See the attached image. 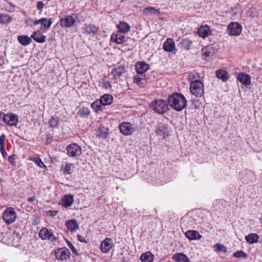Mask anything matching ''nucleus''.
<instances>
[{"label":"nucleus","mask_w":262,"mask_h":262,"mask_svg":"<svg viewBox=\"0 0 262 262\" xmlns=\"http://www.w3.org/2000/svg\"><path fill=\"white\" fill-rule=\"evenodd\" d=\"M167 101L169 105L178 112L182 111L187 104L185 96L178 93H173L169 96Z\"/></svg>","instance_id":"nucleus-1"},{"label":"nucleus","mask_w":262,"mask_h":262,"mask_svg":"<svg viewBox=\"0 0 262 262\" xmlns=\"http://www.w3.org/2000/svg\"><path fill=\"white\" fill-rule=\"evenodd\" d=\"M168 101L159 99L153 101L150 104V108L159 114H163L168 110Z\"/></svg>","instance_id":"nucleus-2"},{"label":"nucleus","mask_w":262,"mask_h":262,"mask_svg":"<svg viewBox=\"0 0 262 262\" xmlns=\"http://www.w3.org/2000/svg\"><path fill=\"white\" fill-rule=\"evenodd\" d=\"M238 177L242 183L249 184L254 183L255 180V176L251 170H244L239 172Z\"/></svg>","instance_id":"nucleus-3"},{"label":"nucleus","mask_w":262,"mask_h":262,"mask_svg":"<svg viewBox=\"0 0 262 262\" xmlns=\"http://www.w3.org/2000/svg\"><path fill=\"white\" fill-rule=\"evenodd\" d=\"M190 91L196 97H200L204 93L203 83L199 80H194L190 83Z\"/></svg>","instance_id":"nucleus-4"},{"label":"nucleus","mask_w":262,"mask_h":262,"mask_svg":"<svg viewBox=\"0 0 262 262\" xmlns=\"http://www.w3.org/2000/svg\"><path fill=\"white\" fill-rule=\"evenodd\" d=\"M3 218L7 224L13 223L16 218V213L15 209L12 207L7 208L3 213Z\"/></svg>","instance_id":"nucleus-5"},{"label":"nucleus","mask_w":262,"mask_h":262,"mask_svg":"<svg viewBox=\"0 0 262 262\" xmlns=\"http://www.w3.org/2000/svg\"><path fill=\"white\" fill-rule=\"evenodd\" d=\"M67 154L71 157H77L82 154L80 146L76 143H72L67 147Z\"/></svg>","instance_id":"nucleus-6"},{"label":"nucleus","mask_w":262,"mask_h":262,"mask_svg":"<svg viewBox=\"0 0 262 262\" xmlns=\"http://www.w3.org/2000/svg\"><path fill=\"white\" fill-rule=\"evenodd\" d=\"M119 129L120 132L125 136L131 135L136 130V128L131 123L123 122L120 124Z\"/></svg>","instance_id":"nucleus-7"},{"label":"nucleus","mask_w":262,"mask_h":262,"mask_svg":"<svg viewBox=\"0 0 262 262\" xmlns=\"http://www.w3.org/2000/svg\"><path fill=\"white\" fill-rule=\"evenodd\" d=\"M242 27L241 24L236 22H232L227 27V32L229 35L238 36L242 32Z\"/></svg>","instance_id":"nucleus-8"},{"label":"nucleus","mask_w":262,"mask_h":262,"mask_svg":"<svg viewBox=\"0 0 262 262\" xmlns=\"http://www.w3.org/2000/svg\"><path fill=\"white\" fill-rule=\"evenodd\" d=\"M39 236L43 240L48 239L52 242H55L57 238L53 234L51 230H49L47 228H42L39 232Z\"/></svg>","instance_id":"nucleus-9"},{"label":"nucleus","mask_w":262,"mask_h":262,"mask_svg":"<svg viewBox=\"0 0 262 262\" xmlns=\"http://www.w3.org/2000/svg\"><path fill=\"white\" fill-rule=\"evenodd\" d=\"M125 67L122 64H116L112 68L111 75L113 76L115 80L120 79V78L125 72Z\"/></svg>","instance_id":"nucleus-10"},{"label":"nucleus","mask_w":262,"mask_h":262,"mask_svg":"<svg viewBox=\"0 0 262 262\" xmlns=\"http://www.w3.org/2000/svg\"><path fill=\"white\" fill-rule=\"evenodd\" d=\"M3 121L8 126H16L17 124L18 116L13 113L4 115L3 118Z\"/></svg>","instance_id":"nucleus-11"},{"label":"nucleus","mask_w":262,"mask_h":262,"mask_svg":"<svg viewBox=\"0 0 262 262\" xmlns=\"http://www.w3.org/2000/svg\"><path fill=\"white\" fill-rule=\"evenodd\" d=\"M71 252L69 250L64 247L59 248L55 251V256L56 259L61 260H67L70 258Z\"/></svg>","instance_id":"nucleus-12"},{"label":"nucleus","mask_w":262,"mask_h":262,"mask_svg":"<svg viewBox=\"0 0 262 262\" xmlns=\"http://www.w3.org/2000/svg\"><path fill=\"white\" fill-rule=\"evenodd\" d=\"M76 23V18L72 15H68L60 21V25L62 28H70L74 26Z\"/></svg>","instance_id":"nucleus-13"},{"label":"nucleus","mask_w":262,"mask_h":262,"mask_svg":"<svg viewBox=\"0 0 262 262\" xmlns=\"http://www.w3.org/2000/svg\"><path fill=\"white\" fill-rule=\"evenodd\" d=\"M169 132L168 125L162 122L158 123L156 129V133L158 136H163L165 138L168 136Z\"/></svg>","instance_id":"nucleus-14"},{"label":"nucleus","mask_w":262,"mask_h":262,"mask_svg":"<svg viewBox=\"0 0 262 262\" xmlns=\"http://www.w3.org/2000/svg\"><path fill=\"white\" fill-rule=\"evenodd\" d=\"M163 50L168 52H174L176 53V48L175 43L172 38H168L166 41L164 42L163 45Z\"/></svg>","instance_id":"nucleus-15"},{"label":"nucleus","mask_w":262,"mask_h":262,"mask_svg":"<svg viewBox=\"0 0 262 262\" xmlns=\"http://www.w3.org/2000/svg\"><path fill=\"white\" fill-rule=\"evenodd\" d=\"M83 29L86 35H91L94 36L96 35L99 31V27L94 24H85Z\"/></svg>","instance_id":"nucleus-16"},{"label":"nucleus","mask_w":262,"mask_h":262,"mask_svg":"<svg viewBox=\"0 0 262 262\" xmlns=\"http://www.w3.org/2000/svg\"><path fill=\"white\" fill-rule=\"evenodd\" d=\"M149 65L144 61L138 62L135 65V69L138 74H143L149 69Z\"/></svg>","instance_id":"nucleus-17"},{"label":"nucleus","mask_w":262,"mask_h":262,"mask_svg":"<svg viewBox=\"0 0 262 262\" xmlns=\"http://www.w3.org/2000/svg\"><path fill=\"white\" fill-rule=\"evenodd\" d=\"M112 239L111 238H106L103 240L100 245V249L103 253H107L113 246Z\"/></svg>","instance_id":"nucleus-18"},{"label":"nucleus","mask_w":262,"mask_h":262,"mask_svg":"<svg viewBox=\"0 0 262 262\" xmlns=\"http://www.w3.org/2000/svg\"><path fill=\"white\" fill-rule=\"evenodd\" d=\"M237 80L243 85L248 86L251 84L250 76L245 73H241L238 74Z\"/></svg>","instance_id":"nucleus-19"},{"label":"nucleus","mask_w":262,"mask_h":262,"mask_svg":"<svg viewBox=\"0 0 262 262\" xmlns=\"http://www.w3.org/2000/svg\"><path fill=\"white\" fill-rule=\"evenodd\" d=\"M111 40L117 44H122L126 41L124 35L118 31L116 34H113L111 35Z\"/></svg>","instance_id":"nucleus-20"},{"label":"nucleus","mask_w":262,"mask_h":262,"mask_svg":"<svg viewBox=\"0 0 262 262\" xmlns=\"http://www.w3.org/2000/svg\"><path fill=\"white\" fill-rule=\"evenodd\" d=\"M118 29V32L124 34L128 33L130 30V27L129 25L125 22L120 21L119 24L117 25Z\"/></svg>","instance_id":"nucleus-21"},{"label":"nucleus","mask_w":262,"mask_h":262,"mask_svg":"<svg viewBox=\"0 0 262 262\" xmlns=\"http://www.w3.org/2000/svg\"><path fill=\"white\" fill-rule=\"evenodd\" d=\"M96 136L100 138L105 139L108 135V128L105 127L101 124L99 126L98 129L96 130Z\"/></svg>","instance_id":"nucleus-22"},{"label":"nucleus","mask_w":262,"mask_h":262,"mask_svg":"<svg viewBox=\"0 0 262 262\" xmlns=\"http://www.w3.org/2000/svg\"><path fill=\"white\" fill-rule=\"evenodd\" d=\"M186 237L190 241L198 240L201 238L202 235L196 230H188L185 233Z\"/></svg>","instance_id":"nucleus-23"},{"label":"nucleus","mask_w":262,"mask_h":262,"mask_svg":"<svg viewBox=\"0 0 262 262\" xmlns=\"http://www.w3.org/2000/svg\"><path fill=\"white\" fill-rule=\"evenodd\" d=\"M31 39L38 43H43L46 41V36L42 35L40 31L38 30L34 32L31 36Z\"/></svg>","instance_id":"nucleus-24"},{"label":"nucleus","mask_w":262,"mask_h":262,"mask_svg":"<svg viewBox=\"0 0 262 262\" xmlns=\"http://www.w3.org/2000/svg\"><path fill=\"white\" fill-rule=\"evenodd\" d=\"M172 259L176 262H190L189 258L182 252L174 254Z\"/></svg>","instance_id":"nucleus-25"},{"label":"nucleus","mask_w":262,"mask_h":262,"mask_svg":"<svg viewBox=\"0 0 262 262\" xmlns=\"http://www.w3.org/2000/svg\"><path fill=\"white\" fill-rule=\"evenodd\" d=\"M103 106L108 105L113 102V97L109 94H106L102 95L99 99Z\"/></svg>","instance_id":"nucleus-26"},{"label":"nucleus","mask_w":262,"mask_h":262,"mask_svg":"<svg viewBox=\"0 0 262 262\" xmlns=\"http://www.w3.org/2000/svg\"><path fill=\"white\" fill-rule=\"evenodd\" d=\"M198 35L205 38L211 34L210 28L208 26H202L198 30Z\"/></svg>","instance_id":"nucleus-27"},{"label":"nucleus","mask_w":262,"mask_h":262,"mask_svg":"<svg viewBox=\"0 0 262 262\" xmlns=\"http://www.w3.org/2000/svg\"><path fill=\"white\" fill-rule=\"evenodd\" d=\"M75 168V165L73 163H69L68 162H65V165L62 164L61 166V170L65 174H71Z\"/></svg>","instance_id":"nucleus-28"},{"label":"nucleus","mask_w":262,"mask_h":262,"mask_svg":"<svg viewBox=\"0 0 262 262\" xmlns=\"http://www.w3.org/2000/svg\"><path fill=\"white\" fill-rule=\"evenodd\" d=\"M202 55L205 57L206 60H208V58L213 56L214 54V50L212 47L207 46L202 49Z\"/></svg>","instance_id":"nucleus-29"},{"label":"nucleus","mask_w":262,"mask_h":262,"mask_svg":"<svg viewBox=\"0 0 262 262\" xmlns=\"http://www.w3.org/2000/svg\"><path fill=\"white\" fill-rule=\"evenodd\" d=\"M216 75L217 78L222 80L224 82H226L230 78L228 73L224 70L220 69L216 71Z\"/></svg>","instance_id":"nucleus-30"},{"label":"nucleus","mask_w":262,"mask_h":262,"mask_svg":"<svg viewBox=\"0 0 262 262\" xmlns=\"http://www.w3.org/2000/svg\"><path fill=\"white\" fill-rule=\"evenodd\" d=\"M192 42L188 38H182L179 43V47L183 50H189L192 46Z\"/></svg>","instance_id":"nucleus-31"},{"label":"nucleus","mask_w":262,"mask_h":262,"mask_svg":"<svg viewBox=\"0 0 262 262\" xmlns=\"http://www.w3.org/2000/svg\"><path fill=\"white\" fill-rule=\"evenodd\" d=\"M134 78V82L137 83L140 86H143L146 84V77L145 75L140 74Z\"/></svg>","instance_id":"nucleus-32"},{"label":"nucleus","mask_w":262,"mask_h":262,"mask_svg":"<svg viewBox=\"0 0 262 262\" xmlns=\"http://www.w3.org/2000/svg\"><path fill=\"white\" fill-rule=\"evenodd\" d=\"M53 21L51 18L48 19L47 18L42 17L41 18V23H40V30H46L50 28L51 25L52 24Z\"/></svg>","instance_id":"nucleus-33"},{"label":"nucleus","mask_w":262,"mask_h":262,"mask_svg":"<svg viewBox=\"0 0 262 262\" xmlns=\"http://www.w3.org/2000/svg\"><path fill=\"white\" fill-rule=\"evenodd\" d=\"M259 237L256 233H250L245 236L246 242L250 244L257 243Z\"/></svg>","instance_id":"nucleus-34"},{"label":"nucleus","mask_w":262,"mask_h":262,"mask_svg":"<svg viewBox=\"0 0 262 262\" xmlns=\"http://www.w3.org/2000/svg\"><path fill=\"white\" fill-rule=\"evenodd\" d=\"M66 225L68 230L71 232L75 231L76 229H78L79 227V225L76 220L68 221L66 223Z\"/></svg>","instance_id":"nucleus-35"},{"label":"nucleus","mask_w":262,"mask_h":262,"mask_svg":"<svg viewBox=\"0 0 262 262\" xmlns=\"http://www.w3.org/2000/svg\"><path fill=\"white\" fill-rule=\"evenodd\" d=\"M17 40L19 42L24 46H27L30 45L32 40L31 37L27 35H20L17 37Z\"/></svg>","instance_id":"nucleus-36"},{"label":"nucleus","mask_w":262,"mask_h":262,"mask_svg":"<svg viewBox=\"0 0 262 262\" xmlns=\"http://www.w3.org/2000/svg\"><path fill=\"white\" fill-rule=\"evenodd\" d=\"M154 255L150 252L147 251L141 254L140 259L142 262H152Z\"/></svg>","instance_id":"nucleus-37"},{"label":"nucleus","mask_w":262,"mask_h":262,"mask_svg":"<svg viewBox=\"0 0 262 262\" xmlns=\"http://www.w3.org/2000/svg\"><path fill=\"white\" fill-rule=\"evenodd\" d=\"M48 124L52 128H58L60 126L59 118L57 116L52 117V118L49 120Z\"/></svg>","instance_id":"nucleus-38"},{"label":"nucleus","mask_w":262,"mask_h":262,"mask_svg":"<svg viewBox=\"0 0 262 262\" xmlns=\"http://www.w3.org/2000/svg\"><path fill=\"white\" fill-rule=\"evenodd\" d=\"M143 13L144 15H148L149 14H155L158 13L160 15L161 13L159 10L156 9L154 7H147L143 10Z\"/></svg>","instance_id":"nucleus-39"},{"label":"nucleus","mask_w":262,"mask_h":262,"mask_svg":"<svg viewBox=\"0 0 262 262\" xmlns=\"http://www.w3.org/2000/svg\"><path fill=\"white\" fill-rule=\"evenodd\" d=\"M102 104L99 99H96L91 104L92 108L97 113L102 111Z\"/></svg>","instance_id":"nucleus-40"},{"label":"nucleus","mask_w":262,"mask_h":262,"mask_svg":"<svg viewBox=\"0 0 262 262\" xmlns=\"http://www.w3.org/2000/svg\"><path fill=\"white\" fill-rule=\"evenodd\" d=\"M73 202V198H62L61 200V204L66 208L70 207Z\"/></svg>","instance_id":"nucleus-41"},{"label":"nucleus","mask_w":262,"mask_h":262,"mask_svg":"<svg viewBox=\"0 0 262 262\" xmlns=\"http://www.w3.org/2000/svg\"><path fill=\"white\" fill-rule=\"evenodd\" d=\"M247 195H258V189L257 187L255 186H250L247 188Z\"/></svg>","instance_id":"nucleus-42"},{"label":"nucleus","mask_w":262,"mask_h":262,"mask_svg":"<svg viewBox=\"0 0 262 262\" xmlns=\"http://www.w3.org/2000/svg\"><path fill=\"white\" fill-rule=\"evenodd\" d=\"M78 114L80 116L83 118H86L90 115V111L88 107L82 106L80 108Z\"/></svg>","instance_id":"nucleus-43"},{"label":"nucleus","mask_w":262,"mask_h":262,"mask_svg":"<svg viewBox=\"0 0 262 262\" xmlns=\"http://www.w3.org/2000/svg\"><path fill=\"white\" fill-rule=\"evenodd\" d=\"M12 17L7 14H0V24H7L10 23Z\"/></svg>","instance_id":"nucleus-44"},{"label":"nucleus","mask_w":262,"mask_h":262,"mask_svg":"<svg viewBox=\"0 0 262 262\" xmlns=\"http://www.w3.org/2000/svg\"><path fill=\"white\" fill-rule=\"evenodd\" d=\"M214 248L215 251L217 252H223L224 253L227 252L226 247L222 244H216L214 246Z\"/></svg>","instance_id":"nucleus-45"},{"label":"nucleus","mask_w":262,"mask_h":262,"mask_svg":"<svg viewBox=\"0 0 262 262\" xmlns=\"http://www.w3.org/2000/svg\"><path fill=\"white\" fill-rule=\"evenodd\" d=\"M5 8L8 11L12 12L15 11L16 6L13 3L9 1H7V4H6Z\"/></svg>","instance_id":"nucleus-46"},{"label":"nucleus","mask_w":262,"mask_h":262,"mask_svg":"<svg viewBox=\"0 0 262 262\" xmlns=\"http://www.w3.org/2000/svg\"><path fill=\"white\" fill-rule=\"evenodd\" d=\"M233 256L236 258L243 257L246 258L247 257V254L243 250H239L235 252L233 254Z\"/></svg>","instance_id":"nucleus-47"},{"label":"nucleus","mask_w":262,"mask_h":262,"mask_svg":"<svg viewBox=\"0 0 262 262\" xmlns=\"http://www.w3.org/2000/svg\"><path fill=\"white\" fill-rule=\"evenodd\" d=\"M66 243L68 245V246L69 247V248L71 249L72 252L78 255V253L77 252V250L75 248V247L73 246V245L72 244L71 242H70L68 239H66Z\"/></svg>","instance_id":"nucleus-48"},{"label":"nucleus","mask_w":262,"mask_h":262,"mask_svg":"<svg viewBox=\"0 0 262 262\" xmlns=\"http://www.w3.org/2000/svg\"><path fill=\"white\" fill-rule=\"evenodd\" d=\"M34 162L39 167L42 168L43 167H46L43 162L42 161L41 159L39 158L35 159Z\"/></svg>","instance_id":"nucleus-49"},{"label":"nucleus","mask_w":262,"mask_h":262,"mask_svg":"<svg viewBox=\"0 0 262 262\" xmlns=\"http://www.w3.org/2000/svg\"><path fill=\"white\" fill-rule=\"evenodd\" d=\"M6 136L4 134L0 136V146L1 147L5 146V140Z\"/></svg>","instance_id":"nucleus-50"},{"label":"nucleus","mask_w":262,"mask_h":262,"mask_svg":"<svg viewBox=\"0 0 262 262\" xmlns=\"http://www.w3.org/2000/svg\"><path fill=\"white\" fill-rule=\"evenodd\" d=\"M37 8L40 11H41L42 10V9L43 8V4L42 2H41V1L38 2L37 4Z\"/></svg>","instance_id":"nucleus-51"},{"label":"nucleus","mask_w":262,"mask_h":262,"mask_svg":"<svg viewBox=\"0 0 262 262\" xmlns=\"http://www.w3.org/2000/svg\"><path fill=\"white\" fill-rule=\"evenodd\" d=\"M0 151H1V153H2V155L3 157L4 158H6V157L7 156V152H6V151L5 150V146L1 147Z\"/></svg>","instance_id":"nucleus-52"},{"label":"nucleus","mask_w":262,"mask_h":262,"mask_svg":"<svg viewBox=\"0 0 262 262\" xmlns=\"http://www.w3.org/2000/svg\"><path fill=\"white\" fill-rule=\"evenodd\" d=\"M15 156L14 155H12L9 157L8 160L12 164H15Z\"/></svg>","instance_id":"nucleus-53"},{"label":"nucleus","mask_w":262,"mask_h":262,"mask_svg":"<svg viewBox=\"0 0 262 262\" xmlns=\"http://www.w3.org/2000/svg\"><path fill=\"white\" fill-rule=\"evenodd\" d=\"M57 213L56 210H50L47 212V214L51 216H54Z\"/></svg>","instance_id":"nucleus-54"},{"label":"nucleus","mask_w":262,"mask_h":262,"mask_svg":"<svg viewBox=\"0 0 262 262\" xmlns=\"http://www.w3.org/2000/svg\"><path fill=\"white\" fill-rule=\"evenodd\" d=\"M77 238H78V240H79L80 242H82V243H86V240H85V238H84L83 236H82V235H80V234H78V235H77Z\"/></svg>","instance_id":"nucleus-55"},{"label":"nucleus","mask_w":262,"mask_h":262,"mask_svg":"<svg viewBox=\"0 0 262 262\" xmlns=\"http://www.w3.org/2000/svg\"><path fill=\"white\" fill-rule=\"evenodd\" d=\"M34 25H37L41 23V18L37 20H33Z\"/></svg>","instance_id":"nucleus-56"},{"label":"nucleus","mask_w":262,"mask_h":262,"mask_svg":"<svg viewBox=\"0 0 262 262\" xmlns=\"http://www.w3.org/2000/svg\"><path fill=\"white\" fill-rule=\"evenodd\" d=\"M28 201L32 202L35 200V198H28Z\"/></svg>","instance_id":"nucleus-57"},{"label":"nucleus","mask_w":262,"mask_h":262,"mask_svg":"<svg viewBox=\"0 0 262 262\" xmlns=\"http://www.w3.org/2000/svg\"><path fill=\"white\" fill-rule=\"evenodd\" d=\"M4 115V114H3V113L0 111V122L2 120V119H3Z\"/></svg>","instance_id":"nucleus-58"},{"label":"nucleus","mask_w":262,"mask_h":262,"mask_svg":"<svg viewBox=\"0 0 262 262\" xmlns=\"http://www.w3.org/2000/svg\"><path fill=\"white\" fill-rule=\"evenodd\" d=\"M63 196L67 197V196H73L71 194H65Z\"/></svg>","instance_id":"nucleus-59"},{"label":"nucleus","mask_w":262,"mask_h":262,"mask_svg":"<svg viewBox=\"0 0 262 262\" xmlns=\"http://www.w3.org/2000/svg\"><path fill=\"white\" fill-rule=\"evenodd\" d=\"M49 140H50V138H48L47 139V140L48 141Z\"/></svg>","instance_id":"nucleus-60"},{"label":"nucleus","mask_w":262,"mask_h":262,"mask_svg":"<svg viewBox=\"0 0 262 262\" xmlns=\"http://www.w3.org/2000/svg\"><path fill=\"white\" fill-rule=\"evenodd\" d=\"M49 140H50V138H48L47 139V140L48 141Z\"/></svg>","instance_id":"nucleus-61"}]
</instances>
